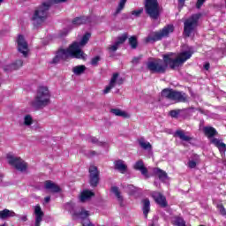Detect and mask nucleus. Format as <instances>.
<instances>
[{"mask_svg":"<svg viewBox=\"0 0 226 226\" xmlns=\"http://www.w3.org/2000/svg\"><path fill=\"white\" fill-rule=\"evenodd\" d=\"M192 55L193 51L192 49L188 51L181 52L177 58H172L170 55H165L163 60H149L147 63V68L152 73H163L164 72H167L168 66H170L171 70L178 68V66H181L185 61H188Z\"/></svg>","mask_w":226,"mask_h":226,"instance_id":"obj_1","label":"nucleus"},{"mask_svg":"<svg viewBox=\"0 0 226 226\" xmlns=\"http://www.w3.org/2000/svg\"><path fill=\"white\" fill-rule=\"evenodd\" d=\"M89 38H91V34L87 33L83 35L79 42L74 41L67 49H59L50 64H57L59 61H64L68 59V57H74L75 59H86L87 56L86 53H84V51H82V49L86 47L87 41H89Z\"/></svg>","mask_w":226,"mask_h":226,"instance_id":"obj_2","label":"nucleus"},{"mask_svg":"<svg viewBox=\"0 0 226 226\" xmlns=\"http://www.w3.org/2000/svg\"><path fill=\"white\" fill-rule=\"evenodd\" d=\"M50 103V91L47 87H40L34 99L30 102L33 109H43Z\"/></svg>","mask_w":226,"mask_h":226,"instance_id":"obj_3","label":"nucleus"},{"mask_svg":"<svg viewBox=\"0 0 226 226\" xmlns=\"http://www.w3.org/2000/svg\"><path fill=\"white\" fill-rule=\"evenodd\" d=\"M52 6V2L47 1L43 2L34 12L32 17V22L34 26H40V24H43L45 20H47V17H49V10Z\"/></svg>","mask_w":226,"mask_h":226,"instance_id":"obj_4","label":"nucleus"},{"mask_svg":"<svg viewBox=\"0 0 226 226\" xmlns=\"http://www.w3.org/2000/svg\"><path fill=\"white\" fill-rule=\"evenodd\" d=\"M170 33H174V26L167 25L158 32L150 33L145 39V41L146 43H154V41H160V40H163V38L169 37Z\"/></svg>","mask_w":226,"mask_h":226,"instance_id":"obj_5","label":"nucleus"},{"mask_svg":"<svg viewBox=\"0 0 226 226\" xmlns=\"http://www.w3.org/2000/svg\"><path fill=\"white\" fill-rule=\"evenodd\" d=\"M162 97L170 100V102H175V103H179V102H186V94L182 92H177L172 89H163L162 91Z\"/></svg>","mask_w":226,"mask_h":226,"instance_id":"obj_6","label":"nucleus"},{"mask_svg":"<svg viewBox=\"0 0 226 226\" xmlns=\"http://www.w3.org/2000/svg\"><path fill=\"white\" fill-rule=\"evenodd\" d=\"M145 10L151 19H156L160 17L162 8L158 4V0H146Z\"/></svg>","mask_w":226,"mask_h":226,"instance_id":"obj_7","label":"nucleus"},{"mask_svg":"<svg viewBox=\"0 0 226 226\" xmlns=\"http://www.w3.org/2000/svg\"><path fill=\"white\" fill-rule=\"evenodd\" d=\"M199 19H200V14H193L184 22V33L185 36H190L195 31L199 26Z\"/></svg>","mask_w":226,"mask_h":226,"instance_id":"obj_8","label":"nucleus"},{"mask_svg":"<svg viewBox=\"0 0 226 226\" xmlns=\"http://www.w3.org/2000/svg\"><path fill=\"white\" fill-rule=\"evenodd\" d=\"M7 162L9 165H11L17 170H19V172H26V170H27V163L19 157H15L11 154H8Z\"/></svg>","mask_w":226,"mask_h":226,"instance_id":"obj_9","label":"nucleus"},{"mask_svg":"<svg viewBox=\"0 0 226 226\" xmlns=\"http://www.w3.org/2000/svg\"><path fill=\"white\" fill-rule=\"evenodd\" d=\"M18 50L23 54L24 57H27V52H29V46L23 35H19L17 39Z\"/></svg>","mask_w":226,"mask_h":226,"instance_id":"obj_10","label":"nucleus"},{"mask_svg":"<svg viewBox=\"0 0 226 226\" xmlns=\"http://www.w3.org/2000/svg\"><path fill=\"white\" fill-rule=\"evenodd\" d=\"M89 174L91 186H98V183H100V171H98V168L96 166H90Z\"/></svg>","mask_w":226,"mask_h":226,"instance_id":"obj_11","label":"nucleus"},{"mask_svg":"<svg viewBox=\"0 0 226 226\" xmlns=\"http://www.w3.org/2000/svg\"><path fill=\"white\" fill-rule=\"evenodd\" d=\"M152 197L161 207H167V199L159 192H153Z\"/></svg>","mask_w":226,"mask_h":226,"instance_id":"obj_12","label":"nucleus"},{"mask_svg":"<svg viewBox=\"0 0 226 226\" xmlns=\"http://www.w3.org/2000/svg\"><path fill=\"white\" fill-rule=\"evenodd\" d=\"M34 213L35 215L34 226H41V222H43V216H44L43 211L41 210V207H40V205H36L34 207Z\"/></svg>","mask_w":226,"mask_h":226,"instance_id":"obj_13","label":"nucleus"},{"mask_svg":"<svg viewBox=\"0 0 226 226\" xmlns=\"http://www.w3.org/2000/svg\"><path fill=\"white\" fill-rule=\"evenodd\" d=\"M175 137H178V139H180V140L183 142H190L191 140H193V138L191 137L190 133L185 132L183 130L176 131Z\"/></svg>","mask_w":226,"mask_h":226,"instance_id":"obj_14","label":"nucleus"},{"mask_svg":"<svg viewBox=\"0 0 226 226\" xmlns=\"http://www.w3.org/2000/svg\"><path fill=\"white\" fill-rule=\"evenodd\" d=\"M44 188H46V190H49L51 193H59V192H61V187L50 180L44 183Z\"/></svg>","mask_w":226,"mask_h":226,"instance_id":"obj_15","label":"nucleus"},{"mask_svg":"<svg viewBox=\"0 0 226 226\" xmlns=\"http://www.w3.org/2000/svg\"><path fill=\"white\" fill-rule=\"evenodd\" d=\"M24 62L20 59L16 60L14 63L9 65H5L4 67V72H13V70H19V68H22Z\"/></svg>","mask_w":226,"mask_h":226,"instance_id":"obj_16","label":"nucleus"},{"mask_svg":"<svg viewBox=\"0 0 226 226\" xmlns=\"http://www.w3.org/2000/svg\"><path fill=\"white\" fill-rule=\"evenodd\" d=\"M124 82L123 78L119 77V73L115 72L112 74L111 79L109 80V85L115 87L116 86H121Z\"/></svg>","mask_w":226,"mask_h":226,"instance_id":"obj_17","label":"nucleus"},{"mask_svg":"<svg viewBox=\"0 0 226 226\" xmlns=\"http://www.w3.org/2000/svg\"><path fill=\"white\" fill-rule=\"evenodd\" d=\"M133 169L135 170H139L142 176L147 177V168L144 166V162H142V160L137 161L133 165Z\"/></svg>","mask_w":226,"mask_h":226,"instance_id":"obj_18","label":"nucleus"},{"mask_svg":"<svg viewBox=\"0 0 226 226\" xmlns=\"http://www.w3.org/2000/svg\"><path fill=\"white\" fill-rule=\"evenodd\" d=\"M115 170H119L121 174H124L126 172V170L128 169V166L124 163V161L123 160H117L114 162Z\"/></svg>","mask_w":226,"mask_h":226,"instance_id":"obj_19","label":"nucleus"},{"mask_svg":"<svg viewBox=\"0 0 226 226\" xmlns=\"http://www.w3.org/2000/svg\"><path fill=\"white\" fill-rule=\"evenodd\" d=\"M110 112L114 116H117L118 117H124V119H130V117H131V116L128 112H126L124 110H121L119 109H111Z\"/></svg>","mask_w":226,"mask_h":226,"instance_id":"obj_20","label":"nucleus"},{"mask_svg":"<svg viewBox=\"0 0 226 226\" xmlns=\"http://www.w3.org/2000/svg\"><path fill=\"white\" fill-rule=\"evenodd\" d=\"M211 143L215 146V147H218L220 153H225L226 152V145L225 143H222V140L214 138L211 139Z\"/></svg>","mask_w":226,"mask_h":226,"instance_id":"obj_21","label":"nucleus"},{"mask_svg":"<svg viewBox=\"0 0 226 226\" xmlns=\"http://www.w3.org/2000/svg\"><path fill=\"white\" fill-rule=\"evenodd\" d=\"M13 216H17V214L13 212V210H9L7 208L0 211V219L6 220V218H13Z\"/></svg>","mask_w":226,"mask_h":226,"instance_id":"obj_22","label":"nucleus"},{"mask_svg":"<svg viewBox=\"0 0 226 226\" xmlns=\"http://www.w3.org/2000/svg\"><path fill=\"white\" fill-rule=\"evenodd\" d=\"M111 192L115 195V197H117V200L118 204L120 206H124L123 203L124 199L123 198V195H121V192L119 191V188L113 186L111 188Z\"/></svg>","mask_w":226,"mask_h":226,"instance_id":"obj_23","label":"nucleus"},{"mask_svg":"<svg viewBox=\"0 0 226 226\" xmlns=\"http://www.w3.org/2000/svg\"><path fill=\"white\" fill-rule=\"evenodd\" d=\"M139 144L141 149H144L145 151H152L153 150V145L147 140H145L144 138H140L139 139Z\"/></svg>","mask_w":226,"mask_h":226,"instance_id":"obj_24","label":"nucleus"},{"mask_svg":"<svg viewBox=\"0 0 226 226\" xmlns=\"http://www.w3.org/2000/svg\"><path fill=\"white\" fill-rule=\"evenodd\" d=\"M143 207V215L145 218H147V215H149V211H151V201L148 199H145L142 200Z\"/></svg>","mask_w":226,"mask_h":226,"instance_id":"obj_25","label":"nucleus"},{"mask_svg":"<svg viewBox=\"0 0 226 226\" xmlns=\"http://www.w3.org/2000/svg\"><path fill=\"white\" fill-rule=\"evenodd\" d=\"M154 174H155V176H158L159 179L161 181H167L168 179V176H167V172L163 171L162 170L159 169V168H154L153 170Z\"/></svg>","mask_w":226,"mask_h":226,"instance_id":"obj_26","label":"nucleus"},{"mask_svg":"<svg viewBox=\"0 0 226 226\" xmlns=\"http://www.w3.org/2000/svg\"><path fill=\"white\" fill-rule=\"evenodd\" d=\"M91 197H94V192L89 190H85L81 192L79 200L80 202H86V200H89Z\"/></svg>","mask_w":226,"mask_h":226,"instance_id":"obj_27","label":"nucleus"},{"mask_svg":"<svg viewBox=\"0 0 226 226\" xmlns=\"http://www.w3.org/2000/svg\"><path fill=\"white\" fill-rule=\"evenodd\" d=\"M89 22V18L87 17H77L72 20V26H82V24H87Z\"/></svg>","mask_w":226,"mask_h":226,"instance_id":"obj_28","label":"nucleus"},{"mask_svg":"<svg viewBox=\"0 0 226 226\" xmlns=\"http://www.w3.org/2000/svg\"><path fill=\"white\" fill-rule=\"evenodd\" d=\"M34 123L31 115H25L22 121V125L26 128H31V125Z\"/></svg>","mask_w":226,"mask_h":226,"instance_id":"obj_29","label":"nucleus"},{"mask_svg":"<svg viewBox=\"0 0 226 226\" xmlns=\"http://www.w3.org/2000/svg\"><path fill=\"white\" fill-rule=\"evenodd\" d=\"M203 132L208 138L215 137V135L217 133L216 129L214 127H204Z\"/></svg>","mask_w":226,"mask_h":226,"instance_id":"obj_30","label":"nucleus"},{"mask_svg":"<svg viewBox=\"0 0 226 226\" xmlns=\"http://www.w3.org/2000/svg\"><path fill=\"white\" fill-rule=\"evenodd\" d=\"M126 5V0H120L118 3V5L116 9V11L114 12V16L119 15L123 10H124V6Z\"/></svg>","mask_w":226,"mask_h":226,"instance_id":"obj_31","label":"nucleus"},{"mask_svg":"<svg viewBox=\"0 0 226 226\" xmlns=\"http://www.w3.org/2000/svg\"><path fill=\"white\" fill-rule=\"evenodd\" d=\"M75 215L76 216H78V218H81V220H85L86 218H87V216H89V211L84 208H80V210L77 211Z\"/></svg>","mask_w":226,"mask_h":226,"instance_id":"obj_32","label":"nucleus"},{"mask_svg":"<svg viewBox=\"0 0 226 226\" xmlns=\"http://www.w3.org/2000/svg\"><path fill=\"white\" fill-rule=\"evenodd\" d=\"M86 72L85 65H77L72 68V72L74 75H82Z\"/></svg>","mask_w":226,"mask_h":226,"instance_id":"obj_33","label":"nucleus"},{"mask_svg":"<svg viewBox=\"0 0 226 226\" xmlns=\"http://www.w3.org/2000/svg\"><path fill=\"white\" fill-rule=\"evenodd\" d=\"M172 223L173 225H177V226H186L185 220H183V218L181 217H174L172 219Z\"/></svg>","mask_w":226,"mask_h":226,"instance_id":"obj_34","label":"nucleus"},{"mask_svg":"<svg viewBox=\"0 0 226 226\" xmlns=\"http://www.w3.org/2000/svg\"><path fill=\"white\" fill-rule=\"evenodd\" d=\"M197 163H199V155H196L195 161L190 160L187 162V167H189V169H195L197 167Z\"/></svg>","mask_w":226,"mask_h":226,"instance_id":"obj_35","label":"nucleus"},{"mask_svg":"<svg viewBox=\"0 0 226 226\" xmlns=\"http://www.w3.org/2000/svg\"><path fill=\"white\" fill-rule=\"evenodd\" d=\"M126 190L128 193H130V195H133L134 193H137V192H139V189L133 185H127Z\"/></svg>","mask_w":226,"mask_h":226,"instance_id":"obj_36","label":"nucleus"},{"mask_svg":"<svg viewBox=\"0 0 226 226\" xmlns=\"http://www.w3.org/2000/svg\"><path fill=\"white\" fill-rule=\"evenodd\" d=\"M126 40H128V34H123L121 36H119L117 38V41H116L118 45L123 44L124 42L126 41Z\"/></svg>","mask_w":226,"mask_h":226,"instance_id":"obj_37","label":"nucleus"},{"mask_svg":"<svg viewBox=\"0 0 226 226\" xmlns=\"http://www.w3.org/2000/svg\"><path fill=\"white\" fill-rule=\"evenodd\" d=\"M129 45H131L132 49H137V37L132 36L131 38H129Z\"/></svg>","mask_w":226,"mask_h":226,"instance_id":"obj_38","label":"nucleus"},{"mask_svg":"<svg viewBox=\"0 0 226 226\" xmlns=\"http://www.w3.org/2000/svg\"><path fill=\"white\" fill-rule=\"evenodd\" d=\"M87 140L91 144H96L97 146H103V142L98 140V139H96L94 137H89Z\"/></svg>","mask_w":226,"mask_h":226,"instance_id":"obj_39","label":"nucleus"},{"mask_svg":"<svg viewBox=\"0 0 226 226\" xmlns=\"http://www.w3.org/2000/svg\"><path fill=\"white\" fill-rule=\"evenodd\" d=\"M142 11H144V9L140 8V9L132 11L131 12V15H132L133 17H140V14L142 13Z\"/></svg>","mask_w":226,"mask_h":226,"instance_id":"obj_40","label":"nucleus"},{"mask_svg":"<svg viewBox=\"0 0 226 226\" xmlns=\"http://www.w3.org/2000/svg\"><path fill=\"white\" fill-rule=\"evenodd\" d=\"M179 114H181V109H175L170 111V116H171V117H178Z\"/></svg>","mask_w":226,"mask_h":226,"instance_id":"obj_41","label":"nucleus"},{"mask_svg":"<svg viewBox=\"0 0 226 226\" xmlns=\"http://www.w3.org/2000/svg\"><path fill=\"white\" fill-rule=\"evenodd\" d=\"M117 49H119V45L117 42H115L113 45L109 47V52H116Z\"/></svg>","mask_w":226,"mask_h":226,"instance_id":"obj_42","label":"nucleus"},{"mask_svg":"<svg viewBox=\"0 0 226 226\" xmlns=\"http://www.w3.org/2000/svg\"><path fill=\"white\" fill-rule=\"evenodd\" d=\"M99 62H100V56H94V58H92L91 64L93 66H96V64H98Z\"/></svg>","mask_w":226,"mask_h":226,"instance_id":"obj_43","label":"nucleus"},{"mask_svg":"<svg viewBox=\"0 0 226 226\" xmlns=\"http://www.w3.org/2000/svg\"><path fill=\"white\" fill-rule=\"evenodd\" d=\"M111 89H114V87H112V85L109 83V86H107L103 90V94H108V93H110Z\"/></svg>","mask_w":226,"mask_h":226,"instance_id":"obj_44","label":"nucleus"},{"mask_svg":"<svg viewBox=\"0 0 226 226\" xmlns=\"http://www.w3.org/2000/svg\"><path fill=\"white\" fill-rule=\"evenodd\" d=\"M217 209H219L221 215H226L225 207H223V205H217Z\"/></svg>","mask_w":226,"mask_h":226,"instance_id":"obj_45","label":"nucleus"},{"mask_svg":"<svg viewBox=\"0 0 226 226\" xmlns=\"http://www.w3.org/2000/svg\"><path fill=\"white\" fill-rule=\"evenodd\" d=\"M206 3V0H198L196 3V8L200 9L202 7V4Z\"/></svg>","mask_w":226,"mask_h":226,"instance_id":"obj_46","label":"nucleus"},{"mask_svg":"<svg viewBox=\"0 0 226 226\" xmlns=\"http://www.w3.org/2000/svg\"><path fill=\"white\" fill-rule=\"evenodd\" d=\"M68 0H51L49 1L52 4H57V3H66Z\"/></svg>","mask_w":226,"mask_h":226,"instance_id":"obj_47","label":"nucleus"},{"mask_svg":"<svg viewBox=\"0 0 226 226\" xmlns=\"http://www.w3.org/2000/svg\"><path fill=\"white\" fill-rule=\"evenodd\" d=\"M186 0H178V6L179 8H183L185 6V2Z\"/></svg>","mask_w":226,"mask_h":226,"instance_id":"obj_48","label":"nucleus"},{"mask_svg":"<svg viewBox=\"0 0 226 226\" xmlns=\"http://www.w3.org/2000/svg\"><path fill=\"white\" fill-rule=\"evenodd\" d=\"M139 61H140V57H134V58L132 59V63H133L134 64H138Z\"/></svg>","mask_w":226,"mask_h":226,"instance_id":"obj_49","label":"nucleus"},{"mask_svg":"<svg viewBox=\"0 0 226 226\" xmlns=\"http://www.w3.org/2000/svg\"><path fill=\"white\" fill-rule=\"evenodd\" d=\"M20 220L21 222H27V215H21Z\"/></svg>","mask_w":226,"mask_h":226,"instance_id":"obj_50","label":"nucleus"},{"mask_svg":"<svg viewBox=\"0 0 226 226\" xmlns=\"http://www.w3.org/2000/svg\"><path fill=\"white\" fill-rule=\"evenodd\" d=\"M45 202L48 204V202H50V196H48L44 199Z\"/></svg>","mask_w":226,"mask_h":226,"instance_id":"obj_51","label":"nucleus"},{"mask_svg":"<svg viewBox=\"0 0 226 226\" xmlns=\"http://www.w3.org/2000/svg\"><path fill=\"white\" fill-rule=\"evenodd\" d=\"M89 156H96V152L94 151L90 152Z\"/></svg>","mask_w":226,"mask_h":226,"instance_id":"obj_52","label":"nucleus"},{"mask_svg":"<svg viewBox=\"0 0 226 226\" xmlns=\"http://www.w3.org/2000/svg\"><path fill=\"white\" fill-rule=\"evenodd\" d=\"M204 68L205 70H209V63L205 64Z\"/></svg>","mask_w":226,"mask_h":226,"instance_id":"obj_53","label":"nucleus"},{"mask_svg":"<svg viewBox=\"0 0 226 226\" xmlns=\"http://www.w3.org/2000/svg\"><path fill=\"white\" fill-rule=\"evenodd\" d=\"M83 226H94V224L88 222V223H83Z\"/></svg>","mask_w":226,"mask_h":226,"instance_id":"obj_54","label":"nucleus"},{"mask_svg":"<svg viewBox=\"0 0 226 226\" xmlns=\"http://www.w3.org/2000/svg\"><path fill=\"white\" fill-rule=\"evenodd\" d=\"M2 3H4V0H0V4H2Z\"/></svg>","mask_w":226,"mask_h":226,"instance_id":"obj_55","label":"nucleus"},{"mask_svg":"<svg viewBox=\"0 0 226 226\" xmlns=\"http://www.w3.org/2000/svg\"><path fill=\"white\" fill-rule=\"evenodd\" d=\"M0 226H6V224H2V225H0Z\"/></svg>","mask_w":226,"mask_h":226,"instance_id":"obj_56","label":"nucleus"}]
</instances>
